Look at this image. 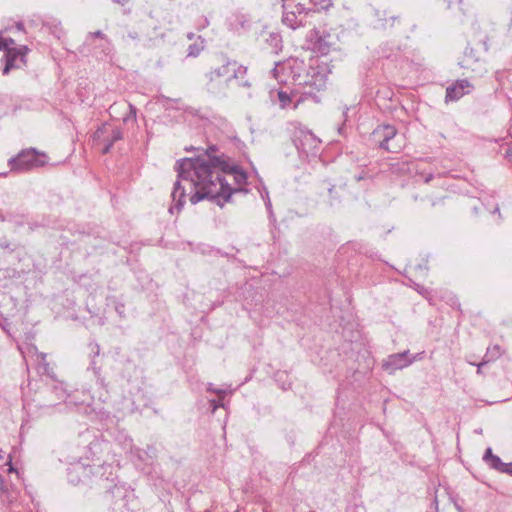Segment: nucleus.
Returning <instances> with one entry per match:
<instances>
[{
	"instance_id": "f257e3e1",
	"label": "nucleus",
	"mask_w": 512,
	"mask_h": 512,
	"mask_svg": "<svg viewBox=\"0 0 512 512\" xmlns=\"http://www.w3.org/2000/svg\"><path fill=\"white\" fill-rule=\"evenodd\" d=\"M203 153L194 158H184L176 162V170L178 179L174 183L171 197L174 206L170 207L169 211L173 213L174 209L180 212L185 204L186 193L182 187L180 179L187 180L191 175H200V177H214L216 180L225 179L221 177L219 170L224 166L230 157L224 153H219L217 145H209L206 149H200Z\"/></svg>"
},
{
	"instance_id": "f03ea898",
	"label": "nucleus",
	"mask_w": 512,
	"mask_h": 512,
	"mask_svg": "<svg viewBox=\"0 0 512 512\" xmlns=\"http://www.w3.org/2000/svg\"><path fill=\"white\" fill-rule=\"evenodd\" d=\"M291 70L294 84L303 88L298 99L295 100L293 109H297L306 100L319 103L320 97L318 93L323 91L327 84V75L324 68L312 65L304 68V62L301 61L295 62Z\"/></svg>"
},
{
	"instance_id": "7ed1b4c3",
	"label": "nucleus",
	"mask_w": 512,
	"mask_h": 512,
	"mask_svg": "<svg viewBox=\"0 0 512 512\" xmlns=\"http://www.w3.org/2000/svg\"><path fill=\"white\" fill-rule=\"evenodd\" d=\"M196 179L191 178L193 186L196 191L190 196V202L197 204L198 202L207 199L223 207L225 203L232 201L233 194L236 193H247L246 189L232 188L226 179L216 180L214 177H200V175H194Z\"/></svg>"
},
{
	"instance_id": "20e7f679",
	"label": "nucleus",
	"mask_w": 512,
	"mask_h": 512,
	"mask_svg": "<svg viewBox=\"0 0 512 512\" xmlns=\"http://www.w3.org/2000/svg\"><path fill=\"white\" fill-rule=\"evenodd\" d=\"M282 23L296 30L304 27L310 12L327 10L334 0H282Z\"/></svg>"
},
{
	"instance_id": "39448f33",
	"label": "nucleus",
	"mask_w": 512,
	"mask_h": 512,
	"mask_svg": "<svg viewBox=\"0 0 512 512\" xmlns=\"http://www.w3.org/2000/svg\"><path fill=\"white\" fill-rule=\"evenodd\" d=\"M95 485L104 490L100 501L110 512L129 511L128 503L131 492L126 485L114 483L113 480L102 477L96 479Z\"/></svg>"
},
{
	"instance_id": "423d86ee",
	"label": "nucleus",
	"mask_w": 512,
	"mask_h": 512,
	"mask_svg": "<svg viewBox=\"0 0 512 512\" xmlns=\"http://www.w3.org/2000/svg\"><path fill=\"white\" fill-rule=\"evenodd\" d=\"M488 35L487 34H474L468 41L464 50L463 57L460 61V66L463 69L471 70L472 72L481 73L484 70L486 63V53L488 52Z\"/></svg>"
},
{
	"instance_id": "0eeeda50",
	"label": "nucleus",
	"mask_w": 512,
	"mask_h": 512,
	"mask_svg": "<svg viewBox=\"0 0 512 512\" xmlns=\"http://www.w3.org/2000/svg\"><path fill=\"white\" fill-rule=\"evenodd\" d=\"M217 66H212L206 74V88L212 94H220L224 91L226 85L231 81V66H237L235 60H231L226 55L221 54L217 58Z\"/></svg>"
},
{
	"instance_id": "6e6552de",
	"label": "nucleus",
	"mask_w": 512,
	"mask_h": 512,
	"mask_svg": "<svg viewBox=\"0 0 512 512\" xmlns=\"http://www.w3.org/2000/svg\"><path fill=\"white\" fill-rule=\"evenodd\" d=\"M48 164V155L36 148H26L8 160L12 172L23 173Z\"/></svg>"
},
{
	"instance_id": "1a4fd4ad",
	"label": "nucleus",
	"mask_w": 512,
	"mask_h": 512,
	"mask_svg": "<svg viewBox=\"0 0 512 512\" xmlns=\"http://www.w3.org/2000/svg\"><path fill=\"white\" fill-rule=\"evenodd\" d=\"M369 23L373 29L388 34L397 33L403 26L401 15L388 8H373Z\"/></svg>"
},
{
	"instance_id": "9d476101",
	"label": "nucleus",
	"mask_w": 512,
	"mask_h": 512,
	"mask_svg": "<svg viewBox=\"0 0 512 512\" xmlns=\"http://www.w3.org/2000/svg\"><path fill=\"white\" fill-rule=\"evenodd\" d=\"M311 49L321 55H327L331 50L336 48L337 41L334 36L326 31L312 29L307 35Z\"/></svg>"
},
{
	"instance_id": "9b49d317",
	"label": "nucleus",
	"mask_w": 512,
	"mask_h": 512,
	"mask_svg": "<svg viewBox=\"0 0 512 512\" xmlns=\"http://www.w3.org/2000/svg\"><path fill=\"white\" fill-rule=\"evenodd\" d=\"M30 49L26 45H19L17 48L7 50L4 53L3 75H7L12 69H20L27 65L26 56Z\"/></svg>"
},
{
	"instance_id": "f8f14e48",
	"label": "nucleus",
	"mask_w": 512,
	"mask_h": 512,
	"mask_svg": "<svg viewBox=\"0 0 512 512\" xmlns=\"http://www.w3.org/2000/svg\"><path fill=\"white\" fill-rule=\"evenodd\" d=\"M0 248L2 249L1 261L4 263L12 262V258H17L19 264L28 259L25 247L6 236L0 238Z\"/></svg>"
},
{
	"instance_id": "ddd939ff",
	"label": "nucleus",
	"mask_w": 512,
	"mask_h": 512,
	"mask_svg": "<svg viewBox=\"0 0 512 512\" xmlns=\"http://www.w3.org/2000/svg\"><path fill=\"white\" fill-rule=\"evenodd\" d=\"M67 480L72 485H93L96 480H93V467L83 465L81 463L72 464L67 468ZM96 477L95 479H97Z\"/></svg>"
},
{
	"instance_id": "4468645a",
	"label": "nucleus",
	"mask_w": 512,
	"mask_h": 512,
	"mask_svg": "<svg viewBox=\"0 0 512 512\" xmlns=\"http://www.w3.org/2000/svg\"><path fill=\"white\" fill-rule=\"evenodd\" d=\"M294 143L299 151L306 154H315L321 141L311 131L300 130L299 135L294 139Z\"/></svg>"
},
{
	"instance_id": "2eb2a0df",
	"label": "nucleus",
	"mask_w": 512,
	"mask_h": 512,
	"mask_svg": "<svg viewBox=\"0 0 512 512\" xmlns=\"http://www.w3.org/2000/svg\"><path fill=\"white\" fill-rule=\"evenodd\" d=\"M397 129L394 125L383 124L378 125L372 132L375 140L379 142V148L388 152H396L389 147V141L397 135Z\"/></svg>"
},
{
	"instance_id": "dca6fc26",
	"label": "nucleus",
	"mask_w": 512,
	"mask_h": 512,
	"mask_svg": "<svg viewBox=\"0 0 512 512\" xmlns=\"http://www.w3.org/2000/svg\"><path fill=\"white\" fill-rule=\"evenodd\" d=\"M221 177H224V174L232 175L234 177V182L237 185L236 188H242L247 184L248 175L247 172L238 164L228 161L222 168L219 170ZM248 191V189L246 188Z\"/></svg>"
},
{
	"instance_id": "f3484780",
	"label": "nucleus",
	"mask_w": 512,
	"mask_h": 512,
	"mask_svg": "<svg viewBox=\"0 0 512 512\" xmlns=\"http://www.w3.org/2000/svg\"><path fill=\"white\" fill-rule=\"evenodd\" d=\"M414 360L415 357H410L409 351L395 353L388 356L387 360L383 364V367L386 370L395 371L408 367L411 363L414 362Z\"/></svg>"
},
{
	"instance_id": "a211bd4d",
	"label": "nucleus",
	"mask_w": 512,
	"mask_h": 512,
	"mask_svg": "<svg viewBox=\"0 0 512 512\" xmlns=\"http://www.w3.org/2000/svg\"><path fill=\"white\" fill-rule=\"evenodd\" d=\"M28 271V265H25L24 262L18 263V265L3 264L0 267V279H19Z\"/></svg>"
},
{
	"instance_id": "6ab92c4d",
	"label": "nucleus",
	"mask_w": 512,
	"mask_h": 512,
	"mask_svg": "<svg viewBox=\"0 0 512 512\" xmlns=\"http://www.w3.org/2000/svg\"><path fill=\"white\" fill-rule=\"evenodd\" d=\"M470 86V82L466 79L456 81V83L447 87L445 100L447 102L459 100L467 93L465 89L469 88Z\"/></svg>"
},
{
	"instance_id": "aec40b11",
	"label": "nucleus",
	"mask_w": 512,
	"mask_h": 512,
	"mask_svg": "<svg viewBox=\"0 0 512 512\" xmlns=\"http://www.w3.org/2000/svg\"><path fill=\"white\" fill-rule=\"evenodd\" d=\"M89 348H90V353L92 354V359H91V362H90L89 369H91L93 371V374H94V376L96 378V382L101 387L106 388L107 384L105 382V378L101 374V367L97 365V362L95 360V358L97 356H99V354H100V346L97 343H90L89 344Z\"/></svg>"
},
{
	"instance_id": "412c9836",
	"label": "nucleus",
	"mask_w": 512,
	"mask_h": 512,
	"mask_svg": "<svg viewBox=\"0 0 512 512\" xmlns=\"http://www.w3.org/2000/svg\"><path fill=\"white\" fill-rule=\"evenodd\" d=\"M301 94L298 90H293L290 93L279 90L277 93L278 101L280 104V107L282 109L287 108L292 102L295 103V100L298 99L299 95ZM295 104H293L294 106Z\"/></svg>"
},
{
	"instance_id": "4be33fe9",
	"label": "nucleus",
	"mask_w": 512,
	"mask_h": 512,
	"mask_svg": "<svg viewBox=\"0 0 512 512\" xmlns=\"http://www.w3.org/2000/svg\"><path fill=\"white\" fill-rule=\"evenodd\" d=\"M265 42L271 53L278 54L282 50V37L279 33H268Z\"/></svg>"
},
{
	"instance_id": "5701e85b",
	"label": "nucleus",
	"mask_w": 512,
	"mask_h": 512,
	"mask_svg": "<svg viewBox=\"0 0 512 512\" xmlns=\"http://www.w3.org/2000/svg\"><path fill=\"white\" fill-rule=\"evenodd\" d=\"M503 353V350L500 345L495 344L491 347L487 348V351L483 357L484 363H490L498 359Z\"/></svg>"
},
{
	"instance_id": "b1692460",
	"label": "nucleus",
	"mask_w": 512,
	"mask_h": 512,
	"mask_svg": "<svg viewBox=\"0 0 512 512\" xmlns=\"http://www.w3.org/2000/svg\"><path fill=\"white\" fill-rule=\"evenodd\" d=\"M103 445H107V443L97 438L89 443L88 450L92 458L96 457L98 459V454L102 451Z\"/></svg>"
},
{
	"instance_id": "393cba45",
	"label": "nucleus",
	"mask_w": 512,
	"mask_h": 512,
	"mask_svg": "<svg viewBox=\"0 0 512 512\" xmlns=\"http://www.w3.org/2000/svg\"><path fill=\"white\" fill-rule=\"evenodd\" d=\"M231 80L232 79H243L244 76L247 73V68L245 66L239 65L237 63V66H231Z\"/></svg>"
},
{
	"instance_id": "a878e982",
	"label": "nucleus",
	"mask_w": 512,
	"mask_h": 512,
	"mask_svg": "<svg viewBox=\"0 0 512 512\" xmlns=\"http://www.w3.org/2000/svg\"><path fill=\"white\" fill-rule=\"evenodd\" d=\"M18 46L15 45V40L12 38H3L0 37V50L4 53L7 52V50H11L13 48H17Z\"/></svg>"
},
{
	"instance_id": "bb28decb",
	"label": "nucleus",
	"mask_w": 512,
	"mask_h": 512,
	"mask_svg": "<svg viewBox=\"0 0 512 512\" xmlns=\"http://www.w3.org/2000/svg\"><path fill=\"white\" fill-rule=\"evenodd\" d=\"M203 49L204 46L202 44H190L188 47V56L197 57Z\"/></svg>"
},
{
	"instance_id": "cd10ccee",
	"label": "nucleus",
	"mask_w": 512,
	"mask_h": 512,
	"mask_svg": "<svg viewBox=\"0 0 512 512\" xmlns=\"http://www.w3.org/2000/svg\"><path fill=\"white\" fill-rule=\"evenodd\" d=\"M504 464H505V463H504V462H502V460L500 459V457L496 455V456H495V457H494V458H493V459H492V460H491L487 465H488L490 468H492V469H494V470H496V471L500 472V471H501V469L503 468Z\"/></svg>"
},
{
	"instance_id": "c85d7f7f",
	"label": "nucleus",
	"mask_w": 512,
	"mask_h": 512,
	"mask_svg": "<svg viewBox=\"0 0 512 512\" xmlns=\"http://www.w3.org/2000/svg\"><path fill=\"white\" fill-rule=\"evenodd\" d=\"M123 138V133L119 128H112L110 133V138L108 141H110L112 144L115 142L121 140Z\"/></svg>"
},
{
	"instance_id": "c756f323",
	"label": "nucleus",
	"mask_w": 512,
	"mask_h": 512,
	"mask_svg": "<svg viewBox=\"0 0 512 512\" xmlns=\"http://www.w3.org/2000/svg\"><path fill=\"white\" fill-rule=\"evenodd\" d=\"M115 303V311L119 315L120 318H125V304L122 302L114 301Z\"/></svg>"
},
{
	"instance_id": "7c9ffc66",
	"label": "nucleus",
	"mask_w": 512,
	"mask_h": 512,
	"mask_svg": "<svg viewBox=\"0 0 512 512\" xmlns=\"http://www.w3.org/2000/svg\"><path fill=\"white\" fill-rule=\"evenodd\" d=\"M109 128H110V125H108V124H103L101 127H99V128L96 130V132H95V134H94L95 138H101L102 136H104L105 134H107V133H108V131H109Z\"/></svg>"
},
{
	"instance_id": "2f4dec72",
	"label": "nucleus",
	"mask_w": 512,
	"mask_h": 512,
	"mask_svg": "<svg viewBox=\"0 0 512 512\" xmlns=\"http://www.w3.org/2000/svg\"><path fill=\"white\" fill-rule=\"evenodd\" d=\"M328 192H329V196H330L331 200H338L339 199V195H338V193L336 191V186L335 185L329 183Z\"/></svg>"
},
{
	"instance_id": "473e14b6",
	"label": "nucleus",
	"mask_w": 512,
	"mask_h": 512,
	"mask_svg": "<svg viewBox=\"0 0 512 512\" xmlns=\"http://www.w3.org/2000/svg\"><path fill=\"white\" fill-rule=\"evenodd\" d=\"M496 455L493 454L492 449L488 447L483 455V460L488 464Z\"/></svg>"
},
{
	"instance_id": "72a5a7b5",
	"label": "nucleus",
	"mask_w": 512,
	"mask_h": 512,
	"mask_svg": "<svg viewBox=\"0 0 512 512\" xmlns=\"http://www.w3.org/2000/svg\"><path fill=\"white\" fill-rule=\"evenodd\" d=\"M94 37H98V38L104 39L105 38V34L102 31H100V30L95 31V32H91V33L88 34L86 41H89V40L93 39Z\"/></svg>"
},
{
	"instance_id": "f704fd0d",
	"label": "nucleus",
	"mask_w": 512,
	"mask_h": 512,
	"mask_svg": "<svg viewBox=\"0 0 512 512\" xmlns=\"http://www.w3.org/2000/svg\"><path fill=\"white\" fill-rule=\"evenodd\" d=\"M207 391L208 392H213V393H216L218 394L220 397H224L225 395V390H222V389H216L213 387V385L210 383L207 387Z\"/></svg>"
},
{
	"instance_id": "c9c22d12",
	"label": "nucleus",
	"mask_w": 512,
	"mask_h": 512,
	"mask_svg": "<svg viewBox=\"0 0 512 512\" xmlns=\"http://www.w3.org/2000/svg\"><path fill=\"white\" fill-rule=\"evenodd\" d=\"M448 199V197H441V198H438V199H435V200H432L431 201V206L432 207H436V206H439V205H445V202L446 200Z\"/></svg>"
},
{
	"instance_id": "e433bc0d",
	"label": "nucleus",
	"mask_w": 512,
	"mask_h": 512,
	"mask_svg": "<svg viewBox=\"0 0 512 512\" xmlns=\"http://www.w3.org/2000/svg\"><path fill=\"white\" fill-rule=\"evenodd\" d=\"M210 406L212 408V411L214 412L216 409H218L219 407H224V404L221 400H210Z\"/></svg>"
},
{
	"instance_id": "4c0bfd02",
	"label": "nucleus",
	"mask_w": 512,
	"mask_h": 512,
	"mask_svg": "<svg viewBox=\"0 0 512 512\" xmlns=\"http://www.w3.org/2000/svg\"><path fill=\"white\" fill-rule=\"evenodd\" d=\"M500 473H505L512 476V462L505 463Z\"/></svg>"
},
{
	"instance_id": "58836bf2",
	"label": "nucleus",
	"mask_w": 512,
	"mask_h": 512,
	"mask_svg": "<svg viewBox=\"0 0 512 512\" xmlns=\"http://www.w3.org/2000/svg\"><path fill=\"white\" fill-rule=\"evenodd\" d=\"M129 109H130V115L124 117V119H123L124 122H127L130 119V117H133L134 120L136 119V108L133 105L129 104Z\"/></svg>"
},
{
	"instance_id": "ea45409f",
	"label": "nucleus",
	"mask_w": 512,
	"mask_h": 512,
	"mask_svg": "<svg viewBox=\"0 0 512 512\" xmlns=\"http://www.w3.org/2000/svg\"><path fill=\"white\" fill-rule=\"evenodd\" d=\"M471 365H476L477 366V374L478 375H483V370L482 368L487 364V363H484V359H482V361L478 364H476L475 362H469Z\"/></svg>"
},
{
	"instance_id": "a19ab883",
	"label": "nucleus",
	"mask_w": 512,
	"mask_h": 512,
	"mask_svg": "<svg viewBox=\"0 0 512 512\" xmlns=\"http://www.w3.org/2000/svg\"><path fill=\"white\" fill-rule=\"evenodd\" d=\"M448 512H461L459 506L456 503H449L447 505Z\"/></svg>"
},
{
	"instance_id": "79ce46f5",
	"label": "nucleus",
	"mask_w": 512,
	"mask_h": 512,
	"mask_svg": "<svg viewBox=\"0 0 512 512\" xmlns=\"http://www.w3.org/2000/svg\"><path fill=\"white\" fill-rule=\"evenodd\" d=\"M114 144H112L108 139L106 140V144L102 149V154H108L111 151V148Z\"/></svg>"
},
{
	"instance_id": "37998d69",
	"label": "nucleus",
	"mask_w": 512,
	"mask_h": 512,
	"mask_svg": "<svg viewBox=\"0 0 512 512\" xmlns=\"http://www.w3.org/2000/svg\"><path fill=\"white\" fill-rule=\"evenodd\" d=\"M280 63H277L276 66L272 69L271 73L275 79H279V67Z\"/></svg>"
},
{
	"instance_id": "c03bdc74",
	"label": "nucleus",
	"mask_w": 512,
	"mask_h": 512,
	"mask_svg": "<svg viewBox=\"0 0 512 512\" xmlns=\"http://www.w3.org/2000/svg\"><path fill=\"white\" fill-rule=\"evenodd\" d=\"M505 158L512 163V148L509 147L505 152Z\"/></svg>"
},
{
	"instance_id": "a18cd8bd",
	"label": "nucleus",
	"mask_w": 512,
	"mask_h": 512,
	"mask_svg": "<svg viewBox=\"0 0 512 512\" xmlns=\"http://www.w3.org/2000/svg\"><path fill=\"white\" fill-rule=\"evenodd\" d=\"M0 490H1L2 492L7 491V489H6L5 485H4V478H3V476H2V475H0Z\"/></svg>"
},
{
	"instance_id": "49530a36",
	"label": "nucleus",
	"mask_w": 512,
	"mask_h": 512,
	"mask_svg": "<svg viewBox=\"0 0 512 512\" xmlns=\"http://www.w3.org/2000/svg\"><path fill=\"white\" fill-rule=\"evenodd\" d=\"M15 29H16L17 31H19V32H23V31H24V25H23V23H22V22H18V23H16V25H15Z\"/></svg>"
},
{
	"instance_id": "de8ad7c7",
	"label": "nucleus",
	"mask_w": 512,
	"mask_h": 512,
	"mask_svg": "<svg viewBox=\"0 0 512 512\" xmlns=\"http://www.w3.org/2000/svg\"><path fill=\"white\" fill-rule=\"evenodd\" d=\"M115 3H118L122 6H125L129 3V0H113Z\"/></svg>"
},
{
	"instance_id": "09e8293b",
	"label": "nucleus",
	"mask_w": 512,
	"mask_h": 512,
	"mask_svg": "<svg viewBox=\"0 0 512 512\" xmlns=\"http://www.w3.org/2000/svg\"><path fill=\"white\" fill-rule=\"evenodd\" d=\"M240 85H242V86H244V87H250V86H251V84H250L247 80L242 81V82L240 83Z\"/></svg>"
},
{
	"instance_id": "8fccbe9b",
	"label": "nucleus",
	"mask_w": 512,
	"mask_h": 512,
	"mask_svg": "<svg viewBox=\"0 0 512 512\" xmlns=\"http://www.w3.org/2000/svg\"><path fill=\"white\" fill-rule=\"evenodd\" d=\"M2 264H5L4 262H2ZM10 265H18V261H17V258H12V262L9 263Z\"/></svg>"
},
{
	"instance_id": "3c124183",
	"label": "nucleus",
	"mask_w": 512,
	"mask_h": 512,
	"mask_svg": "<svg viewBox=\"0 0 512 512\" xmlns=\"http://www.w3.org/2000/svg\"><path fill=\"white\" fill-rule=\"evenodd\" d=\"M364 177L362 175L355 176L356 181H361Z\"/></svg>"
},
{
	"instance_id": "603ef678",
	"label": "nucleus",
	"mask_w": 512,
	"mask_h": 512,
	"mask_svg": "<svg viewBox=\"0 0 512 512\" xmlns=\"http://www.w3.org/2000/svg\"><path fill=\"white\" fill-rule=\"evenodd\" d=\"M433 178V175L430 174L426 177L425 182H429Z\"/></svg>"
},
{
	"instance_id": "864d4df0",
	"label": "nucleus",
	"mask_w": 512,
	"mask_h": 512,
	"mask_svg": "<svg viewBox=\"0 0 512 512\" xmlns=\"http://www.w3.org/2000/svg\"><path fill=\"white\" fill-rule=\"evenodd\" d=\"M436 512H448V510H447V506H446V507H444V508H443V509H441V510L437 509V510H436Z\"/></svg>"
},
{
	"instance_id": "5fc2aeb1",
	"label": "nucleus",
	"mask_w": 512,
	"mask_h": 512,
	"mask_svg": "<svg viewBox=\"0 0 512 512\" xmlns=\"http://www.w3.org/2000/svg\"><path fill=\"white\" fill-rule=\"evenodd\" d=\"M11 462H12V457H11V455H9V459H8L7 464L11 465Z\"/></svg>"
},
{
	"instance_id": "6e6d98bb",
	"label": "nucleus",
	"mask_w": 512,
	"mask_h": 512,
	"mask_svg": "<svg viewBox=\"0 0 512 512\" xmlns=\"http://www.w3.org/2000/svg\"><path fill=\"white\" fill-rule=\"evenodd\" d=\"M193 37H194V34H193V33H189V34H188V38H189V39H193Z\"/></svg>"
},
{
	"instance_id": "4d7b16f0",
	"label": "nucleus",
	"mask_w": 512,
	"mask_h": 512,
	"mask_svg": "<svg viewBox=\"0 0 512 512\" xmlns=\"http://www.w3.org/2000/svg\"><path fill=\"white\" fill-rule=\"evenodd\" d=\"M494 212H495V213H500V211H499V207H498V206L495 208Z\"/></svg>"
},
{
	"instance_id": "13d9d810",
	"label": "nucleus",
	"mask_w": 512,
	"mask_h": 512,
	"mask_svg": "<svg viewBox=\"0 0 512 512\" xmlns=\"http://www.w3.org/2000/svg\"><path fill=\"white\" fill-rule=\"evenodd\" d=\"M12 471H15V469L12 466H10L9 472H12Z\"/></svg>"
},
{
	"instance_id": "bf43d9fd",
	"label": "nucleus",
	"mask_w": 512,
	"mask_h": 512,
	"mask_svg": "<svg viewBox=\"0 0 512 512\" xmlns=\"http://www.w3.org/2000/svg\"><path fill=\"white\" fill-rule=\"evenodd\" d=\"M0 317H2V314L0 313Z\"/></svg>"
},
{
	"instance_id": "052dcab7",
	"label": "nucleus",
	"mask_w": 512,
	"mask_h": 512,
	"mask_svg": "<svg viewBox=\"0 0 512 512\" xmlns=\"http://www.w3.org/2000/svg\"><path fill=\"white\" fill-rule=\"evenodd\" d=\"M235 512H239V510H236Z\"/></svg>"
},
{
	"instance_id": "680f3d73",
	"label": "nucleus",
	"mask_w": 512,
	"mask_h": 512,
	"mask_svg": "<svg viewBox=\"0 0 512 512\" xmlns=\"http://www.w3.org/2000/svg\"><path fill=\"white\" fill-rule=\"evenodd\" d=\"M458 2H461V0H458Z\"/></svg>"
},
{
	"instance_id": "e2e57ef3",
	"label": "nucleus",
	"mask_w": 512,
	"mask_h": 512,
	"mask_svg": "<svg viewBox=\"0 0 512 512\" xmlns=\"http://www.w3.org/2000/svg\"><path fill=\"white\" fill-rule=\"evenodd\" d=\"M205 512H209V511H205Z\"/></svg>"
}]
</instances>
